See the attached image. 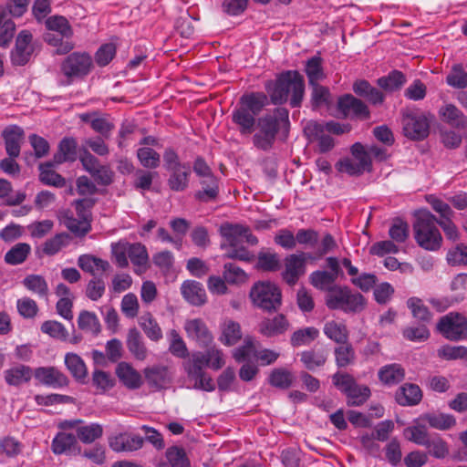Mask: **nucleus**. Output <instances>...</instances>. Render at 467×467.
<instances>
[{
    "instance_id": "6e6d98bb",
    "label": "nucleus",
    "mask_w": 467,
    "mask_h": 467,
    "mask_svg": "<svg viewBox=\"0 0 467 467\" xmlns=\"http://www.w3.org/2000/svg\"><path fill=\"white\" fill-rule=\"evenodd\" d=\"M103 429L98 423H91L89 425L78 426L77 428V434L79 440L84 443H91L95 440L101 437Z\"/></svg>"
},
{
    "instance_id": "8fccbe9b",
    "label": "nucleus",
    "mask_w": 467,
    "mask_h": 467,
    "mask_svg": "<svg viewBox=\"0 0 467 467\" xmlns=\"http://www.w3.org/2000/svg\"><path fill=\"white\" fill-rule=\"evenodd\" d=\"M319 335L318 329L313 327L298 329L291 336V344L294 347L309 345Z\"/></svg>"
},
{
    "instance_id": "473e14b6",
    "label": "nucleus",
    "mask_w": 467,
    "mask_h": 467,
    "mask_svg": "<svg viewBox=\"0 0 467 467\" xmlns=\"http://www.w3.org/2000/svg\"><path fill=\"white\" fill-rule=\"evenodd\" d=\"M296 377L292 371L285 368H277L273 369L268 377V382L271 386L280 389H287L294 385Z\"/></svg>"
},
{
    "instance_id": "7c9ffc66",
    "label": "nucleus",
    "mask_w": 467,
    "mask_h": 467,
    "mask_svg": "<svg viewBox=\"0 0 467 467\" xmlns=\"http://www.w3.org/2000/svg\"><path fill=\"white\" fill-rule=\"evenodd\" d=\"M327 358L328 353L326 349H309L300 354V361L303 363L304 367L312 371L317 368L323 367Z\"/></svg>"
},
{
    "instance_id": "9b49d317",
    "label": "nucleus",
    "mask_w": 467,
    "mask_h": 467,
    "mask_svg": "<svg viewBox=\"0 0 467 467\" xmlns=\"http://www.w3.org/2000/svg\"><path fill=\"white\" fill-rule=\"evenodd\" d=\"M92 59L85 53H73L62 63L61 70L68 78L87 75L91 68Z\"/></svg>"
},
{
    "instance_id": "0e129e2a",
    "label": "nucleus",
    "mask_w": 467,
    "mask_h": 467,
    "mask_svg": "<svg viewBox=\"0 0 467 467\" xmlns=\"http://www.w3.org/2000/svg\"><path fill=\"white\" fill-rule=\"evenodd\" d=\"M202 190L196 192L195 197L202 202H209L218 194V186L214 177H209V180H202Z\"/></svg>"
},
{
    "instance_id": "c756f323",
    "label": "nucleus",
    "mask_w": 467,
    "mask_h": 467,
    "mask_svg": "<svg viewBox=\"0 0 467 467\" xmlns=\"http://www.w3.org/2000/svg\"><path fill=\"white\" fill-rule=\"evenodd\" d=\"M78 265L85 272L96 275L99 271L106 272L110 268L109 262L91 254H82L78 258Z\"/></svg>"
},
{
    "instance_id": "2f4dec72",
    "label": "nucleus",
    "mask_w": 467,
    "mask_h": 467,
    "mask_svg": "<svg viewBox=\"0 0 467 467\" xmlns=\"http://www.w3.org/2000/svg\"><path fill=\"white\" fill-rule=\"evenodd\" d=\"M419 420L427 422L431 428L440 431L450 430L456 424V420L452 415L440 412L426 413Z\"/></svg>"
},
{
    "instance_id": "ddd939ff",
    "label": "nucleus",
    "mask_w": 467,
    "mask_h": 467,
    "mask_svg": "<svg viewBox=\"0 0 467 467\" xmlns=\"http://www.w3.org/2000/svg\"><path fill=\"white\" fill-rule=\"evenodd\" d=\"M306 271L305 254H290L285 259V270L282 273L283 279L294 285Z\"/></svg>"
},
{
    "instance_id": "4c0bfd02",
    "label": "nucleus",
    "mask_w": 467,
    "mask_h": 467,
    "mask_svg": "<svg viewBox=\"0 0 467 467\" xmlns=\"http://www.w3.org/2000/svg\"><path fill=\"white\" fill-rule=\"evenodd\" d=\"M444 121L456 128H465L467 126V118L463 113L452 104H447L440 109Z\"/></svg>"
},
{
    "instance_id": "6e6552de",
    "label": "nucleus",
    "mask_w": 467,
    "mask_h": 467,
    "mask_svg": "<svg viewBox=\"0 0 467 467\" xmlns=\"http://www.w3.org/2000/svg\"><path fill=\"white\" fill-rule=\"evenodd\" d=\"M404 135L414 140H421L429 135L430 124L423 113L406 109L402 114Z\"/></svg>"
},
{
    "instance_id": "49530a36",
    "label": "nucleus",
    "mask_w": 467,
    "mask_h": 467,
    "mask_svg": "<svg viewBox=\"0 0 467 467\" xmlns=\"http://www.w3.org/2000/svg\"><path fill=\"white\" fill-rule=\"evenodd\" d=\"M47 28L51 32H57L65 38H70L73 31L66 17L60 16H50L46 21Z\"/></svg>"
},
{
    "instance_id": "39448f33",
    "label": "nucleus",
    "mask_w": 467,
    "mask_h": 467,
    "mask_svg": "<svg viewBox=\"0 0 467 467\" xmlns=\"http://www.w3.org/2000/svg\"><path fill=\"white\" fill-rule=\"evenodd\" d=\"M207 366V360L204 353L195 351L184 358L182 368L190 381L193 382L192 387L195 389L204 391H213L214 383L211 377L207 375L204 368Z\"/></svg>"
},
{
    "instance_id": "cd10ccee",
    "label": "nucleus",
    "mask_w": 467,
    "mask_h": 467,
    "mask_svg": "<svg viewBox=\"0 0 467 467\" xmlns=\"http://www.w3.org/2000/svg\"><path fill=\"white\" fill-rule=\"evenodd\" d=\"M33 376L32 369L25 365H16L4 371L5 382L10 386L18 387L27 383Z\"/></svg>"
},
{
    "instance_id": "393cba45",
    "label": "nucleus",
    "mask_w": 467,
    "mask_h": 467,
    "mask_svg": "<svg viewBox=\"0 0 467 467\" xmlns=\"http://www.w3.org/2000/svg\"><path fill=\"white\" fill-rule=\"evenodd\" d=\"M52 451L55 454L79 453L80 448L75 435L66 432H59L52 442Z\"/></svg>"
},
{
    "instance_id": "f8f14e48",
    "label": "nucleus",
    "mask_w": 467,
    "mask_h": 467,
    "mask_svg": "<svg viewBox=\"0 0 467 467\" xmlns=\"http://www.w3.org/2000/svg\"><path fill=\"white\" fill-rule=\"evenodd\" d=\"M187 337L202 348L209 347L213 337L205 322L201 318L188 319L184 323Z\"/></svg>"
},
{
    "instance_id": "a18cd8bd",
    "label": "nucleus",
    "mask_w": 467,
    "mask_h": 467,
    "mask_svg": "<svg viewBox=\"0 0 467 467\" xmlns=\"http://www.w3.org/2000/svg\"><path fill=\"white\" fill-rule=\"evenodd\" d=\"M335 361L338 368H346L352 365L356 359L353 347L348 342L335 348Z\"/></svg>"
},
{
    "instance_id": "3c124183",
    "label": "nucleus",
    "mask_w": 467,
    "mask_h": 467,
    "mask_svg": "<svg viewBox=\"0 0 467 467\" xmlns=\"http://www.w3.org/2000/svg\"><path fill=\"white\" fill-rule=\"evenodd\" d=\"M406 79L404 75L398 70H394L387 77H382L378 79V85L386 91H394L399 89Z\"/></svg>"
},
{
    "instance_id": "052dcab7",
    "label": "nucleus",
    "mask_w": 467,
    "mask_h": 467,
    "mask_svg": "<svg viewBox=\"0 0 467 467\" xmlns=\"http://www.w3.org/2000/svg\"><path fill=\"white\" fill-rule=\"evenodd\" d=\"M137 157L145 168L155 169L160 165V154L151 148H140L137 151Z\"/></svg>"
},
{
    "instance_id": "20e7f679",
    "label": "nucleus",
    "mask_w": 467,
    "mask_h": 467,
    "mask_svg": "<svg viewBox=\"0 0 467 467\" xmlns=\"http://www.w3.org/2000/svg\"><path fill=\"white\" fill-rule=\"evenodd\" d=\"M326 305L331 310L358 314L366 308L367 300L363 295L348 286L333 285L326 295Z\"/></svg>"
},
{
    "instance_id": "dca6fc26",
    "label": "nucleus",
    "mask_w": 467,
    "mask_h": 467,
    "mask_svg": "<svg viewBox=\"0 0 467 467\" xmlns=\"http://www.w3.org/2000/svg\"><path fill=\"white\" fill-rule=\"evenodd\" d=\"M243 241L251 245L257 244V238L252 234L249 228L235 224V259L249 262L254 258V254L245 247L239 246L238 244Z\"/></svg>"
},
{
    "instance_id": "6ab92c4d",
    "label": "nucleus",
    "mask_w": 467,
    "mask_h": 467,
    "mask_svg": "<svg viewBox=\"0 0 467 467\" xmlns=\"http://www.w3.org/2000/svg\"><path fill=\"white\" fill-rule=\"evenodd\" d=\"M126 345L128 350L135 359L143 361L147 358L149 351L138 328L131 327L128 330Z\"/></svg>"
},
{
    "instance_id": "c9c22d12",
    "label": "nucleus",
    "mask_w": 467,
    "mask_h": 467,
    "mask_svg": "<svg viewBox=\"0 0 467 467\" xmlns=\"http://www.w3.org/2000/svg\"><path fill=\"white\" fill-rule=\"evenodd\" d=\"M322 63L323 59L319 56H314L306 62L305 72L309 85H316L326 78Z\"/></svg>"
},
{
    "instance_id": "de8ad7c7",
    "label": "nucleus",
    "mask_w": 467,
    "mask_h": 467,
    "mask_svg": "<svg viewBox=\"0 0 467 467\" xmlns=\"http://www.w3.org/2000/svg\"><path fill=\"white\" fill-rule=\"evenodd\" d=\"M56 165L53 161L39 165L40 170V181L47 185H53L56 187H62L65 185L64 178L54 171L51 167Z\"/></svg>"
},
{
    "instance_id": "2eb2a0df",
    "label": "nucleus",
    "mask_w": 467,
    "mask_h": 467,
    "mask_svg": "<svg viewBox=\"0 0 467 467\" xmlns=\"http://www.w3.org/2000/svg\"><path fill=\"white\" fill-rule=\"evenodd\" d=\"M337 106L346 118L358 117L366 119L369 117V110L366 104L352 95H345L340 98Z\"/></svg>"
},
{
    "instance_id": "09e8293b",
    "label": "nucleus",
    "mask_w": 467,
    "mask_h": 467,
    "mask_svg": "<svg viewBox=\"0 0 467 467\" xmlns=\"http://www.w3.org/2000/svg\"><path fill=\"white\" fill-rule=\"evenodd\" d=\"M78 325L80 329L91 332L94 335H98L101 329L97 316L87 310L80 312L78 318Z\"/></svg>"
},
{
    "instance_id": "9d476101",
    "label": "nucleus",
    "mask_w": 467,
    "mask_h": 467,
    "mask_svg": "<svg viewBox=\"0 0 467 467\" xmlns=\"http://www.w3.org/2000/svg\"><path fill=\"white\" fill-rule=\"evenodd\" d=\"M439 332L450 340H461L467 335V319L459 313L451 312L439 320Z\"/></svg>"
},
{
    "instance_id": "69168bd1",
    "label": "nucleus",
    "mask_w": 467,
    "mask_h": 467,
    "mask_svg": "<svg viewBox=\"0 0 467 467\" xmlns=\"http://www.w3.org/2000/svg\"><path fill=\"white\" fill-rule=\"evenodd\" d=\"M129 258L131 263L137 266L145 265L148 263V253L144 245L141 244H130L128 243Z\"/></svg>"
},
{
    "instance_id": "774afa93",
    "label": "nucleus",
    "mask_w": 467,
    "mask_h": 467,
    "mask_svg": "<svg viewBox=\"0 0 467 467\" xmlns=\"http://www.w3.org/2000/svg\"><path fill=\"white\" fill-rule=\"evenodd\" d=\"M166 457L171 467H190L189 460L183 449L169 448L166 451Z\"/></svg>"
},
{
    "instance_id": "5701e85b",
    "label": "nucleus",
    "mask_w": 467,
    "mask_h": 467,
    "mask_svg": "<svg viewBox=\"0 0 467 467\" xmlns=\"http://www.w3.org/2000/svg\"><path fill=\"white\" fill-rule=\"evenodd\" d=\"M307 136L318 140L320 152H327L334 148V139L329 135L324 134V125L316 121L309 122L306 129Z\"/></svg>"
},
{
    "instance_id": "864d4df0",
    "label": "nucleus",
    "mask_w": 467,
    "mask_h": 467,
    "mask_svg": "<svg viewBox=\"0 0 467 467\" xmlns=\"http://www.w3.org/2000/svg\"><path fill=\"white\" fill-rule=\"evenodd\" d=\"M44 40L56 47V53L58 55L67 54L74 48V44L69 41V38L63 39V37L56 35L53 32H47L44 35Z\"/></svg>"
},
{
    "instance_id": "1a4fd4ad",
    "label": "nucleus",
    "mask_w": 467,
    "mask_h": 467,
    "mask_svg": "<svg viewBox=\"0 0 467 467\" xmlns=\"http://www.w3.org/2000/svg\"><path fill=\"white\" fill-rule=\"evenodd\" d=\"M39 43L34 39L33 35L27 31H21L16 40V46L11 53V59L14 65L24 66L38 52Z\"/></svg>"
},
{
    "instance_id": "a211bd4d",
    "label": "nucleus",
    "mask_w": 467,
    "mask_h": 467,
    "mask_svg": "<svg viewBox=\"0 0 467 467\" xmlns=\"http://www.w3.org/2000/svg\"><path fill=\"white\" fill-rule=\"evenodd\" d=\"M33 375L42 384L54 388L65 387L68 384L67 377L55 367H40Z\"/></svg>"
},
{
    "instance_id": "603ef678",
    "label": "nucleus",
    "mask_w": 467,
    "mask_h": 467,
    "mask_svg": "<svg viewBox=\"0 0 467 467\" xmlns=\"http://www.w3.org/2000/svg\"><path fill=\"white\" fill-rule=\"evenodd\" d=\"M170 337V345H169V351L177 358H185L190 354L187 348V346L182 339V337L180 336V334L175 330L172 329L170 331L169 334Z\"/></svg>"
},
{
    "instance_id": "58836bf2",
    "label": "nucleus",
    "mask_w": 467,
    "mask_h": 467,
    "mask_svg": "<svg viewBox=\"0 0 467 467\" xmlns=\"http://www.w3.org/2000/svg\"><path fill=\"white\" fill-rule=\"evenodd\" d=\"M403 433L408 441L418 445L425 446L428 444V441L430 440L427 427L419 421H416L412 426L404 429Z\"/></svg>"
},
{
    "instance_id": "13d9d810",
    "label": "nucleus",
    "mask_w": 467,
    "mask_h": 467,
    "mask_svg": "<svg viewBox=\"0 0 467 467\" xmlns=\"http://www.w3.org/2000/svg\"><path fill=\"white\" fill-rule=\"evenodd\" d=\"M41 331L56 339L62 341L68 339V333L66 327L61 323L55 320L45 321L41 325Z\"/></svg>"
},
{
    "instance_id": "c03bdc74",
    "label": "nucleus",
    "mask_w": 467,
    "mask_h": 467,
    "mask_svg": "<svg viewBox=\"0 0 467 467\" xmlns=\"http://www.w3.org/2000/svg\"><path fill=\"white\" fill-rule=\"evenodd\" d=\"M171 174L169 178L168 183L172 191L181 192L188 186V176L190 175V167L185 165L183 167L171 170Z\"/></svg>"
},
{
    "instance_id": "4468645a",
    "label": "nucleus",
    "mask_w": 467,
    "mask_h": 467,
    "mask_svg": "<svg viewBox=\"0 0 467 467\" xmlns=\"http://www.w3.org/2000/svg\"><path fill=\"white\" fill-rule=\"evenodd\" d=\"M144 443V439L139 435L128 432L113 436L109 441L111 450L117 452H131L140 450Z\"/></svg>"
},
{
    "instance_id": "f257e3e1",
    "label": "nucleus",
    "mask_w": 467,
    "mask_h": 467,
    "mask_svg": "<svg viewBox=\"0 0 467 467\" xmlns=\"http://www.w3.org/2000/svg\"><path fill=\"white\" fill-rule=\"evenodd\" d=\"M266 89L274 104L289 100L292 108L299 107L305 94L304 77L297 70L284 71L266 85Z\"/></svg>"
},
{
    "instance_id": "f3484780",
    "label": "nucleus",
    "mask_w": 467,
    "mask_h": 467,
    "mask_svg": "<svg viewBox=\"0 0 467 467\" xmlns=\"http://www.w3.org/2000/svg\"><path fill=\"white\" fill-rule=\"evenodd\" d=\"M5 140L6 153L11 158H16L20 154L21 144L23 143L25 132L22 128L16 125L7 126L2 132Z\"/></svg>"
},
{
    "instance_id": "4be33fe9",
    "label": "nucleus",
    "mask_w": 467,
    "mask_h": 467,
    "mask_svg": "<svg viewBox=\"0 0 467 467\" xmlns=\"http://www.w3.org/2000/svg\"><path fill=\"white\" fill-rule=\"evenodd\" d=\"M395 399L401 406H413L420 403L422 392L418 385L406 383L396 391Z\"/></svg>"
},
{
    "instance_id": "f704fd0d",
    "label": "nucleus",
    "mask_w": 467,
    "mask_h": 467,
    "mask_svg": "<svg viewBox=\"0 0 467 467\" xmlns=\"http://www.w3.org/2000/svg\"><path fill=\"white\" fill-rule=\"evenodd\" d=\"M65 365L71 375L78 380H82L88 376V369L84 360L76 353L65 355Z\"/></svg>"
},
{
    "instance_id": "f03ea898",
    "label": "nucleus",
    "mask_w": 467,
    "mask_h": 467,
    "mask_svg": "<svg viewBox=\"0 0 467 467\" xmlns=\"http://www.w3.org/2000/svg\"><path fill=\"white\" fill-rule=\"evenodd\" d=\"M289 128L288 110L277 108L273 112L260 118L257 122V130L254 136V144L256 148L268 150L272 148L278 131L287 133Z\"/></svg>"
},
{
    "instance_id": "37998d69",
    "label": "nucleus",
    "mask_w": 467,
    "mask_h": 467,
    "mask_svg": "<svg viewBox=\"0 0 467 467\" xmlns=\"http://www.w3.org/2000/svg\"><path fill=\"white\" fill-rule=\"evenodd\" d=\"M407 306L410 310L412 317L422 323H428L431 320V313L423 301L419 297H410L407 300Z\"/></svg>"
},
{
    "instance_id": "79ce46f5",
    "label": "nucleus",
    "mask_w": 467,
    "mask_h": 467,
    "mask_svg": "<svg viewBox=\"0 0 467 467\" xmlns=\"http://www.w3.org/2000/svg\"><path fill=\"white\" fill-rule=\"evenodd\" d=\"M325 335L338 344L348 342V331L346 325L336 321H329L324 327Z\"/></svg>"
},
{
    "instance_id": "c85d7f7f",
    "label": "nucleus",
    "mask_w": 467,
    "mask_h": 467,
    "mask_svg": "<svg viewBox=\"0 0 467 467\" xmlns=\"http://www.w3.org/2000/svg\"><path fill=\"white\" fill-rule=\"evenodd\" d=\"M144 376L148 384L156 389L164 388L171 382L168 368L164 366H153L144 369Z\"/></svg>"
},
{
    "instance_id": "0eeeda50",
    "label": "nucleus",
    "mask_w": 467,
    "mask_h": 467,
    "mask_svg": "<svg viewBox=\"0 0 467 467\" xmlns=\"http://www.w3.org/2000/svg\"><path fill=\"white\" fill-rule=\"evenodd\" d=\"M266 101V96L261 93L242 97L241 109L235 113V121L241 126L243 133H251L254 125V116L259 113Z\"/></svg>"
},
{
    "instance_id": "5fc2aeb1",
    "label": "nucleus",
    "mask_w": 467,
    "mask_h": 467,
    "mask_svg": "<svg viewBox=\"0 0 467 467\" xmlns=\"http://www.w3.org/2000/svg\"><path fill=\"white\" fill-rule=\"evenodd\" d=\"M219 232L222 237L221 248L225 249V256L228 258L234 257V226L230 223H223Z\"/></svg>"
},
{
    "instance_id": "72a5a7b5",
    "label": "nucleus",
    "mask_w": 467,
    "mask_h": 467,
    "mask_svg": "<svg viewBox=\"0 0 467 467\" xmlns=\"http://www.w3.org/2000/svg\"><path fill=\"white\" fill-rule=\"evenodd\" d=\"M234 265L232 263L224 265L223 279L219 276H210L208 279L209 290L217 295H223L226 293L227 287L225 282L234 284Z\"/></svg>"
},
{
    "instance_id": "e433bc0d",
    "label": "nucleus",
    "mask_w": 467,
    "mask_h": 467,
    "mask_svg": "<svg viewBox=\"0 0 467 467\" xmlns=\"http://www.w3.org/2000/svg\"><path fill=\"white\" fill-rule=\"evenodd\" d=\"M139 324L147 337L151 341L157 342L162 338V330L150 313L141 316Z\"/></svg>"
},
{
    "instance_id": "e2e57ef3",
    "label": "nucleus",
    "mask_w": 467,
    "mask_h": 467,
    "mask_svg": "<svg viewBox=\"0 0 467 467\" xmlns=\"http://www.w3.org/2000/svg\"><path fill=\"white\" fill-rule=\"evenodd\" d=\"M351 156L365 171H369L371 170L372 163L369 153L361 143L356 142L352 145Z\"/></svg>"
},
{
    "instance_id": "bf43d9fd",
    "label": "nucleus",
    "mask_w": 467,
    "mask_h": 467,
    "mask_svg": "<svg viewBox=\"0 0 467 467\" xmlns=\"http://www.w3.org/2000/svg\"><path fill=\"white\" fill-rule=\"evenodd\" d=\"M446 82L454 88H465L467 87V72L461 65H454L446 77Z\"/></svg>"
},
{
    "instance_id": "ea45409f",
    "label": "nucleus",
    "mask_w": 467,
    "mask_h": 467,
    "mask_svg": "<svg viewBox=\"0 0 467 467\" xmlns=\"http://www.w3.org/2000/svg\"><path fill=\"white\" fill-rule=\"evenodd\" d=\"M31 252L28 244L18 243L15 244L5 255V262L11 265L24 263Z\"/></svg>"
},
{
    "instance_id": "b1692460",
    "label": "nucleus",
    "mask_w": 467,
    "mask_h": 467,
    "mask_svg": "<svg viewBox=\"0 0 467 467\" xmlns=\"http://www.w3.org/2000/svg\"><path fill=\"white\" fill-rule=\"evenodd\" d=\"M378 376L382 384L394 386L404 379L405 369L398 363L388 364L379 368Z\"/></svg>"
},
{
    "instance_id": "a19ab883",
    "label": "nucleus",
    "mask_w": 467,
    "mask_h": 467,
    "mask_svg": "<svg viewBox=\"0 0 467 467\" xmlns=\"http://www.w3.org/2000/svg\"><path fill=\"white\" fill-rule=\"evenodd\" d=\"M345 395L348 406H361L369 399L371 392L368 386L356 383Z\"/></svg>"
},
{
    "instance_id": "4d7b16f0",
    "label": "nucleus",
    "mask_w": 467,
    "mask_h": 467,
    "mask_svg": "<svg viewBox=\"0 0 467 467\" xmlns=\"http://www.w3.org/2000/svg\"><path fill=\"white\" fill-rule=\"evenodd\" d=\"M23 285L32 293L39 296H46L47 295L48 286L41 275H30L23 280Z\"/></svg>"
},
{
    "instance_id": "7ed1b4c3",
    "label": "nucleus",
    "mask_w": 467,
    "mask_h": 467,
    "mask_svg": "<svg viewBox=\"0 0 467 467\" xmlns=\"http://www.w3.org/2000/svg\"><path fill=\"white\" fill-rule=\"evenodd\" d=\"M415 217L413 230L417 244L426 250H438L441 245L442 237L436 226V217L428 210L418 211Z\"/></svg>"
},
{
    "instance_id": "338daca9",
    "label": "nucleus",
    "mask_w": 467,
    "mask_h": 467,
    "mask_svg": "<svg viewBox=\"0 0 467 467\" xmlns=\"http://www.w3.org/2000/svg\"><path fill=\"white\" fill-rule=\"evenodd\" d=\"M385 457L393 466H397L402 459L400 441L397 438H392L385 446Z\"/></svg>"
},
{
    "instance_id": "bb28decb",
    "label": "nucleus",
    "mask_w": 467,
    "mask_h": 467,
    "mask_svg": "<svg viewBox=\"0 0 467 467\" xmlns=\"http://www.w3.org/2000/svg\"><path fill=\"white\" fill-rule=\"evenodd\" d=\"M77 140L72 137L64 138L58 144L57 152L53 157L55 164L74 161L77 159Z\"/></svg>"
},
{
    "instance_id": "412c9836",
    "label": "nucleus",
    "mask_w": 467,
    "mask_h": 467,
    "mask_svg": "<svg viewBox=\"0 0 467 467\" xmlns=\"http://www.w3.org/2000/svg\"><path fill=\"white\" fill-rule=\"evenodd\" d=\"M119 380L129 389H139L142 384L140 374L128 362H120L116 368Z\"/></svg>"
},
{
    "instance_id": "423d86ee",
    "label": "nucleus",
    "mask_w": 467,
    "mask_h": 467,
    "mask_svg": "<svg viewBox=\"0 0 467 467\" xmlns=\"http://www.w3.org/2000/svg\"><path fill=\"white\" fill-rule=\"evenodd\" d=\"M253 305L264 311L273 312L282 305V294L279 287L268 281L255 283L249 293Z\"/></svg>"
},
{
    "instance_id": "aec40b11",
    "label": "nucleus",
    "mask_w": 467,
    "mask_h": 467,
    "mask_svg": "<svg viewBox=\"0 0 467 467\" xmlns=\"http://www.w3.org/2000/svg\"><path fill=\"white\" fill-rule=\"evenodd\" d=\"M289 327V323L283 314L273 318H265L259 324V332L266 337H273L284 334Z\"/></svg>"
},
{
    "instance_id": "680f3d73",
    "label": "nucleus",
    "mask_w": 467,
    "mask_h": 467,
    "mask_svg": "<svg viewBox=\"0 0 467 467\" xmlns=\"http://www.w3.org/2000/svg\"><path fill=\"white\" fill-rule=\"evenodd\" d=\"M63 223L73 234L83 236L90 230V224L88 221L81 218H74L67 213L63 217Z\"/></svg>"
},
{
    "instance_id": "a878e982",
    "label": "nucleus",
    "mask_w": 467,
    "mask_h": 467,
    "mask_svg": "<svg viewBox=\"0 0 467 467\" xmlns=\"http://www.w3.org/2000/svg\"><path fill=\"white\" fill-rule=\"evenodd\" d=\"M185 300L193 306H202L206 302V293L202 285L196 281H185L181 287Z\"/></svg>"
}]
</instances>
